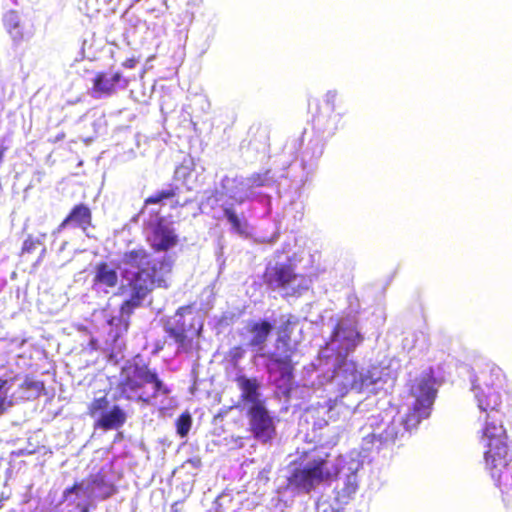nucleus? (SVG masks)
I'll use <instances>...</instances> for the list:
<instances>
[{
  "instance_id": "f257e3e1",
  "label": "nucleus",
  "mask_w": 512,
  "mask_h": 512,
  "mask_svg": "<svg viewBox=\"0 0 512 512\" xmlns=\"http://www.w3.org/2000/svg\"><path fill=\"white\" fill-rule=\"evenodd\" d=\"M508 386L506 374L493 363L484 364L472 379L477 407L483 413L477 436L484 449V469L500 489L503 501L512 497V448L502 410L511 405Z\"/></svg>"
},
{
  "instance_id": "f03ea898",
  "label": "nucleus",
  "mask_w": 512,
  "mask_h": 512,
  "mask_svg": "<svg viewBox=\"0 0 512 512\" xmlns=\"http://www.w3.org/2000/svg\"><path fill=\"white\" fill-rule=\"evenodd\" d=\"M122 262L135 268L134 271L123 272L124 283L119 288L121 292L129 294L121 304L120 312L130 316L154 289L166 286L164 275L171 272L172 260L168 256L154 259L145 248L140 247L124 252Z\"/></svg>"
},
{
  "instance_id": "7ed1b4c3",
  "label": "nucleus",
  "mask_w": 512,
  "mask_h": 512,
  "mask_svg": "<svg viewBox=\"0 0 512 512\" xmlns=\"http://www.w3.org/2000/svg\"><path fill=\"white\" fill-rule=\"evenodd\" d=\"M120 398L150 405L160 393L168 395L170 389L158 374L146 364H132L122 369L121 379L117 384Z\"/></svg>"
},
{
  "instance_id": "20e7f679",
  "label": "nucleus",
  "mask_w": 512,
  "mask_h": 512,
  "mask_svg": "<svg viewBox=\"0 0 512 512\" xmlns=\"http://www.w3.org/2000/svg\"><path fill=\"white\" fill-rule=\"evenodd\" d=\"M329 458V453L313 455L292 471L287 479L288 486L309 494L318 485L337 479L339 468Z\"/></svg>"
},
{
  "instance_id": "39448f33",
  "label": "nucleus",
  "mask_w": 512,
  "mask_h": 512,
  "mask_svg": "<svg viewBox=\"0 0 512 512\" xmlns=\"http://www.w3.org/2000/svg\"><path fill=\"white\" fill-rule=\"evenodd\" d=\"M434 385L435 379L431 373L422 374L411 381L409 394L414 398V402L402 418L406 430L417 428L422 420L430 416L437 395Z\"/></svg>"
},
{
  "instance_id": "423d86ee",
  "label": "nucleus",
  "mask_w": 512,
  "mask_h": 512,
  "mask_svg": "<svg viewBox=\"0 0 512 512\" xmlns=\"http://www.w3.org/2000/svg\"><path fill=\"white\" fill-rule=\"evenodd\" d=\"M192 308V305L181 306L176 310L174 322L165 326V332L177 343L178 349L190 352L194 347V340L199 338L203 323L195 318L187 320L185 314Z\"/></svg>"
},
{
  "instance_id": "0eeeda50",
  "label": "nucleus",
  "mask_w": 512,
  "mask_h": 512,
  "mask_svg": "<svg viewBox=\"0 0 512 512\" xmlns=\"http://www.w3.org/2000/svg\"><path fill=\"white\" fill-rule=\"evenodd\" d=\"M298 277L294 265L284 262L266 266L262 279L269 289L286 291V295L294 296L307 289V286L294 285Z\"/></svg>"
},
{
  "instance_id": "6e6552de",
  "label": "nucleus",
  "mask_w": 512,
  "mask_h": 512,
  "mask_svg": "<svg viewBox=\"0 0 512 512\" xmlns=\"http://www.w3.org/2000/svg\"><path fill=\"white\" fill-rule=\"evenodd\" d=\"M249 431L253 438L262 444H271L276 437V426L265 403L250 405L247 409Z\"/></svg>"
},
{
  "instance_id": "1a4fd4ad",
  "label": "nucleus",
  "mask_w": 512,
  "mask_h": 512,
  "mask_svg": "<svg viewBox=\"0 0 512 512\" xmlns=\"http://www.w3.org/2000/svg\"><path fill=\"white\" fill-rule=\"evenodd\" d=\"M129 79L119 71H98L92 79L91 95L93 97H109L119 89H126Z\"/></svg>"
},
{
  "instance_id": "9d476101",
  "label": "nucleus",
  "mask_w": 512,
  "mask_h": 512,
  "mask_svg": "<svg viewBox=\"0 0 512 512\" xmlns=\"http://www.w3.org/2000/svg\"><path fill=\"white\" fill-rule=\"evenodd\" d=\"M3 26L13 44L19 46L29 41L34 35L33 24H27L14 10L8 11L3 17Z\"/></svg>"
},
{
  "instance_id": "9b49d317",
  "label": "nucleus",
  "mask_w": 512,
  "mask_h": 512,
  "mask_svg": "<svg viewBox=\"0 0 512 512\" xmlns=\"http://www.w3.org/2000/svg\"><path fill=\"white\" fill-rule=\"evenodd\" d=\"M178 243V237L174 230L159 219L152 228V240L150 247L154 252H166Z\"/></svg>"
},
{
  "instance_id": "f8f14e48",
  "label": "nucleus",
  "mask_w": 512,
  "mask_h": 512,
  "mask_svg": "<svg viewBox=\"0 0 512 512\" xmlns=\"http://www.w3.org/2000/svg\"><path fill=\"white\" fill-rule=\"evenodd\" d=\"M93 216L91 208L85 203L75 204L66 217L58 226V231L68 226L81 229L83 232L93 226Z\"/></svg>"
},
{
  "instance_id": "ddd939ff",
  "label": "nucleus",
  "mask_w": 512,
  "mask_h": 512,
  "mask_svg": "<svg viewBox=\"0 0 512 512\" xmlns=\"http://www.w3.org/2000/svg\"><path fill=\"white\" fill-rule=\"evenodd\" d=\"M245 329L251 335L247 346L252 349L262 350L274 330V325L267 319H259L249 321Z\"/></svg>"
},
{
  "instance_id": "4468645a",
  "label": "nucleus",
  "mask_w": 512,
  "mask_h": 512,
  "mask_svg": "<svg viewBox=\"0 0 512 512\" xmlns=\"http://www.w3.org/2000/svg\"><path fill=\"white\" fill-rule=\"evenodd\" d=\"M243 147L256 153H266L270 150V132L261 125L251 126L247 137L243 140Z\"/></svg>"
},
{
  "instance_id": "2eb2a0df",
  "label": "nucleus",
  "mask_w": 512,
  "mask_h": 512,
  "mask_svg": "<svg viewBox=\"0 0 512 512\" xmlns=\"http://www.w3.org/2000/svg\"><path fill=\"white\" fill-rule=\"evenodd\" d=\"M332 340L343 344L346 353L352 352L364 340L363 336L355 326L335 325L331 334Z\"/></svg>"
},
{
  "instance_id": "dca6fc26",
  "label": "nucleus",
  "mask_w": 512,
  "mask_h": 512,
  "mask_svg": "<svg viewBox=\"0 0 512 512\" xmlns=\"http://www.w3.org/2000/svg\"><path fill=\"white\" fill-rule=\"evenodd\" d=\"M118 284V274L115 268L101 261L95 265L92 279L93 288H114Z\"/></svg>"
},
{
  "instance_id": "f3484780",
  "label": "nucleus",
  "mask_w": 512,
  "mask_h": 512,
  "mask_svg": "<svg viewBox=\"0 0 512 512\" xmlns=\"http://www.w3.org/2000/svg\"><path fill=\"white\" fill-rule=\"evenodd\" d=\"M238 388L241 391L240 399L245 403L256 405L257 403H264L259 399V381L257 378H248L245 375H238L235 379Z\"/></svg>"
},
{
  "instance_id": "a211bd4d",
  "label": "nucleus",
  "mask_w": 512,
  "mask_h": 512,
  "mask_svg": "<svg viewBox=\"0 0 512 512\" xmlns=\"http://www.w3.org/2000/svg\"><path fill=\"white\" fill-rule=\"evenodd\" d=\"M127 420V415L124 410L114 405L108 412H104L96 420L95 427L104 431L114 430L122 427Z\"/></svg>"
},
{
  "instance_id": "6ab92c4d",
  "label": "nucleus",
  "mask_w": 512,
  "mask_h": 512,
  "mask_svg": "<svg viewBox=\"0 0 512 512\" xmlns=\"http://www.w3.org/2000/svg\"><path fill=\"white\" fill-rule=\"evenodd\" d=\"M267 358L277 366L280 378L286 384L290 383L293 378V363L291 355L279 356L274 352L267 355Z\"/></svg>"
},
{
  "instance_id": "aec40b11",
  "label": "nucleus",
  "mask_w": 512,
  "mask_h": 512,
  "mask_svg": "<svg viewBox=\"0 0 512 512\" xmlns=\"http://www.w3.org/2000/svg\"><path fill=\"white\" fill-rule=\"evenodd\" d=\"M223 212L231 225L232 231L239 235H247L249 224L244 214L238 215L232 207H224Z\"/></svg>"
},
{
  "instance_id": "412c9836",
  "label": "nucleus",
  "mask_w": 512,
  "mask_h": 512,
  "mask_svg": "<svg viewBox=\"0 0 512 512\" xmlns=\"http://www.w3.org/2000/svg\"><path fill=\"white\" fill-rule=\"evenodd\" d=\"M291 321L287 320L283 322L277 329L276 332V341L275 345L277 349H282L284 352H292L291 347V337H292V328Z\"/></svg>"
},
{
  "instance_id": "4be33fe9",
  "label": "nucleus",
  "mask_w": 512,
  "mask_h": 512,
  "mask_svg": "<svg viewBox=\"0 0 512 512\" xmlns=\"http://www.w3.org/2000/svg\"><path fill=\"white\" fill-rule=\"evenodd\" d=\"M179 195V187L174 184H168L165 189L155 192L154 194L148 196L144 200V205H157L161 204L165 200H173L177 198Z\"/></svg>"
},
{
  "instance_id": "5701e85b",
  "label": "nucleus",
  "mask_w": 512,
  "mask_h": 512,
  "mask_svg": "<svg viewBox=\"0 0 512 512\" xmlns=\"http://www.w3.org/2000/svg\"><path fill=\"white\" fill-rule=\"evenodd\" d=\"M90 483L99 488H105V492L101 495L102 499L110 498L117 492L116 487L112 483H107L105 477L100 473L91 476Z\"/></svg>"
},
{
  "instance_id": "b1692460",
  "label": "nucleus",
  "mask_w": 512,
  "mask_h": 512,
  "mask_svg": "<svg viewBox=\"0 0 512 512\" xmlns=\"http://www.w3.org/2000/svg\"><path fill=\"white\" fill-rule=\"evenodd\" d=\"M192 426V418L188 412L182 413L176 420V430L179 436L186 437Z\"/></svg>"
},
{
  "instance_id": "393cba45",
  "label": "nucleus",
  "mask_w": 512,
  "mask_h": 512,
  "mask_svg": "<svg viewBox=\"0 0 512 512\" xmlns=\"http://www.w3.org/2000/svg\"><path fill=\"white\" fill-rule=\"evenodd\" d=\"M270 179V170L253 173L248 177V183L251 188H259L266 186Z\"/></svg>"
},
{
  "instance_id": "a878e982",
  "label": "nucleus",
  "mask_w": 512,
  "mask_h": 512,
  "mask_svg": "<svg viewBox=\"0 0 512 512\" xmlns=\"http://www.w3.org/2000/svg\"><path fill=\"white\" fill-rule=\"evenodd\" d=\"M19 388L24 391H34L39 396L44 391V383L31 377H26Z\"/></svg>"
},
{
  "instance_id": "bb28decb",
  "label": "nucleus",
  "mask_w": 512,
  "mask_h": 512,
  "mask_svg": "<svg viewBox=\"0 0 512 512\" xmlns=\"http://www.w3.org/2000/svg\"><path fill=\"white\" fill-rule=\"evenodd\" d=\"M108 405L109 401L106 396L95 398L88 406V414L91 417H94L99 413L103 412L104 410H106Z\"/></svg>"
},
{
  "instance_id": "cd10ccee",
  "label": "nucleus",
  "mask_w": 512,
  "mask_h": 512,
  "mask_svg": "<svg viewBox=\"0 0 512 512\" xmlns=\"http://www.w3.org/2000/svg\"><path fill=\"white\" fill-rule=\"evenodd\" d=\"M357 489L358 484L356 481V477L349 475L345 481L344 487L342 488V496L350 498L352 495L356 493Z\"/></svg>"
},
{
  "instance_id": "c85d7f7f",
  "label": "nucleus",
  "mask_w": 512,
  "mask_h": 512,
  "mask_svg": "<svg viewBox=\"0 0 512 512\" xmlns=\"http://www.w3.org/2000/svg\"><path fill=\"white\" fill-rule=\"evenodd\" d=\"M41 242L39 239L33 237L32 235H29L23 242L20 255L30 254L34 252L38 245H40Z\"/></svg>"
},
{
  "instance_id": "c756f323",
  "label": "nucleus",
  "mask_w": 512,
  "mask_h": 512,
  "mask_svg": "<svg viewBox=\"0 0 512 512\" xmlns=\"http://www.w3.org/2000/svg\"><path fill=\"white\" fill-rule=\"evenodd\" d=\"M7 384V380L0 378V414H3L13 404V402L8 399L7 394L3 392Z\"/></svg>"
},
{
  "instance_id": "7c9ffc66",
  "label": "nucleus",
  "mask_w": 512,
  "mask_h": 512,
  "mask_svg": "<svg viewBox=\"0 0 512 512\" xmlns=\"http://www.w3.org/2000/svg\"><path fill=\"white\" fill-rule=\"evenodd\" d=\"M336 99H337V95L335 92L329 91L325 95L323 103H324L325 107L328 109L329 114L332 113L335 109Z\"/></svg>"
},
{
  "instance_id": "2f4dec72",
  "label": "nucleus",
  "mask_w": 512,
  "mask_h": 512,
  "mask_svg": "<svg viewBox=\"0 0 512 512\" xmlns=\"http://www.w3.org/2000/svg\"><path fill=\"white\" fill-rule=\"evenodd\" d=\"M244 355V350L241 346H235L229 351L230 360L233 363H237L239 359H241Z\"/></svg>"
},
{
  "instance_id": "473e14b6",
  "label": "nucleus",
  "mask_w": 512,
  "mask_h": 512,
  "mask_svg": "<svg viewBox=\"0 0 512 512\" xmlns=\"http://www.w3.org/2000/svg\"><path fill=\"white\" fill-rule=\"evenodd\" d=\"M83 488V482H74L72 486L67 487L63 491V498L66 499L71 494H78L80 490Z\"/></svg>"
},
{
  "instance_id": "72a5a7b5",
  "label": "nucleus",
  "mask_w": 512,
  "mask_h": 512,
  "mask_svg": "<svg viewBox=\"0 0 512 512\" xmlns=\"http://www.w3.org/2000/svg\"><path fill=\"white\" fill-rule=\"evenodd\" d=\"M137 62L138 60L136 58L131 57L123 61L122 66L125 68L133 69L136 66Z\"/></svg>"
},
{
  "instance_id": "f704fd0d",
  "label": "nucleus",
  "mask_w": 512,
  "mask_h": 512,
  "mask_svg": "<svg viewBox=\"0 0 512 512\" xmlns=\"http://www.w3.org/2000/svg\"><path fill=\"white\" fill-rule=\"evenodd\" d=\"M187 203H188V201L180 202L178 199H176V200L174 201V203L172 204V208L183 207V206H185Z\"/></svg>"
},
{
  "instance_id": "c9c22d12",
  "label": "nucleus",
  "mask_w": 512,
  "mask_h": 512,
  "mask_svg": "<svg viewBox=\"0 0 512 512\" xmlns=\"http://www.w3.org/2000/svg\"><path fill=\"white\" fill-rule=\"evenodd\" d=\"M78 508L81 512H89V505L88 504H78Z\"/></svg>"
},
{
  "instance_id": "e433bc0d",
  "label": "nucleus",
  "mask_w": 512,
  "mask_h": 512,
  "mask_svg": "<svg viewBox=\"0 0 512 512\" xmlns=\"http://www.w3.org/2000/svg\"><path fill=\"white\" fill-rule=\"evenodd\" d=\"M224 414H223V411L218 413L217 417H222Z\"/></svg>"
}]
</instances>
